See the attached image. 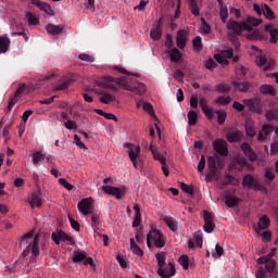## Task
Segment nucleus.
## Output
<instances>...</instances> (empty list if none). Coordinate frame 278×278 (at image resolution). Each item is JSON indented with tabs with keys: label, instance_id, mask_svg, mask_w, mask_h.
<instances>
[{
	"label": "nucleus",
	"instance_id": "obj_1",
	"mask_svg": "<svg viewBox=\"0 0 278 278\" xmlns=\"http://www.w3.org/2000/svg\"><path fill=\"white\" fill-rule=\"evenodd\" d=\"M99 88H109L113 92H118V88L134 92V94H144L147 92V86L142 83H138L135 78L122 76L114 78L112 76H104L97 81Z\"/></svg>",
	"mask_w": 278,
	"mask_h": 278
},
{
	"label": "nucleus",
	"instance_id": "obj_2",
	"mask_svg": "<svg viewBox=\"0 0 278 278\" xmlns=\"http://www.w3.org/2000/svg\"><path fill=\"white\" fill-rule=\"evenodd\" d=\"M262 20L253 16H248L242 23L229 20L227 29H230L236 36H242V31H253V27L261 25Z\"/></svg>",
	"mask_w": 278,
	"mask_h": 278
},
{
	"label": "nucleus",
	"instance_id": "obj_3",
	"mask_svg": "<svg viewBox=\"0 0 278 278\" xmlns=\"http://www.w3.org/2000/svg\"><path fill=\"white\" fill-rule=\"evenodd\" d=\"M39 238L38 236L34 237V231L27 232L20 240V247H30L31 253L35 256L40 255V249L38 248Z\"/></svg>",
	"mask_w": 278,
	"mask_h": 278
},
{
	"label": "nucleus",
	"instance_id": "obj_4",
	"mask_svg": "<svg viewBox=\"0 0 278 278\" xmlns=\"http://www.w3.org/2000/svg\"><path fill=\"white\" fill-rule=\"evenodd\" d=\"M151 242H153L154 247L157 249H164L166 244V240L164 239V233H162L157 229H152L147 236V245L148 249H151Z\"/></svg>",
	"mask_w": 278,
	"mask_h": 278
},
{
	"label": "nucleus",
	"instance_id": "obj_5",
	"mask_svg": "<svg viewBox=\"0 0 278 278\" xmlns=\"http://www.w3.org/2000/svg\"><path fill=\"white\" fill-rule=\"evenodd\" d=\"M243 188H248L249 190H254L255 192H266V187L260 184V180L251 174H247L242 179Z\"/></svg>",
	"mask_w": 278,
	"mask_h": 278
},
{
	"label": "nucleus",
	"instance_id": "obj_6",
	"mask_svg": "<svg viewBox=\"0 0 278 278\" xmlns=\"http://www.w3.org/2000/svg\"><path fill=\"white\" fill-rule=\"evenodd\" d=\"M243 105H245L252 114H264V102H262L260 98L244 99Z\"/></svg>",
	"mask_w": 278,
	"mask_h": 278
},
{
	"label": "nucleus",
	"instance_id": "obj_7",
	"mask_svg": "<svg viewBox=\"0 0 278 278\" xmlns=\"http://www.w3.org/2000/svg\"><path fill=\"white\" fill-rule=\"evenodd\" d=\"M207 166H208V177L214 179L216 177V173H218V168H223V160L219 156H208L207 159Z\"/></svg>",
	"mask_w": 278,
	"mask_h": 278
},
{
	"label": "nucleus",
	"instance_id": "obj_8",
	"mask_svg": "<svg viewBox=\"0 0 278 278\" xmlns=\"http://www.w3.org/2000/svg\"><path fill=\"white\" fill-rule=\"evenodd\" d=\"M72 261L74 262V264H83L84 266H91V268H94V260H92V257L90 256H86V254H84V252H77L75 251L73 253V257Z\"/></svg>",
	"mask_w": 278,
	"mask_h": 278
},
{
	"label": "nucleus",
	"instance_id": "obj_9",
	"mask_svg": "<svg viewBox=\"0 0 278 278\" xmlns=\"http://www.w3.org/2000/svg\"><path fill=\"white\" fill-rule=\"evenodd\" d=\"M102 190L105 194H111V197H115V199H125L127 192V188L125 187L103 186Z\"/></svg>",
	"mask_w": 278,
	"mask_h": 278
},
{
	"label": "nucleus",
	"instance_id": "obj_10",
	"mask_svg": "<svg viewBox=\"0 0 278 278\" xmlns=\"http://www.w3.org/2000/svg\"><path fill=\"white\" fill-rule=\"evenodd\" d=\"M176 273L177 270L175 269L174 262H168L157 269V275H160L162 278L175 277Z\"/></svg>",
	"mask_w": 278,
	"mask_h": 278
},
{
	"label": "nucleus",
	"instance_id": "obj_11",
	"mask_svg": "<svg viewBox=\"0 0 278 278\" xmlns=\"http://www.w3.org/2000/svg\"><path fill=\"white\" fill-rule=\"evenodd\" d=\"M124 149H128V157L135 168H138V155H140V146L134 147L131 143H125Z\"/></svg>",
	"mask_w": 278,
	"mask_h": 278
},
{
	"label": "nucleus",
	"instance_id": "obj_12",
	"mask_svg": "<svg viewBox=\"0 0 278 278\" xmlns=\"http://www.w3.org/2000/svg\"><path fill=\"white\" fill-rule=\"evenodd\" d=\"M51 239L55 244H60V242H68V244H75L73 237L68 236L66 232L59 230L56 232L51 233Z\"/></svg>",
	"mask_w": 278,
	"mask_h": 278
},
{
	"label": "nucleus",
	"instance_id": "obj_13",
	"mask_svg": "<svg viewBox=\"0 0 278 278\" xmlns=\"http://www.w3.org/2000/svg\"><path fill=\"white\" fill-rule=\"evenodd\" d=\"M213 149L218 153V155H222V157H227V155H229L227 141H225L224 139H216L215 141H213Z\"/></svg>",
	"mask_w": 278,
	"mask_h": 278
},
{
	"label": "nucleus",
	"instance_id": "obj_14",
	"mask_svg": "<svg viewBox=\"0 0 278 278\" xmlns=\"http://www.w3.org/2000/svg\"><path fill=\"white\" fill-rule=\"evenodd\" d=\"M77 208L84 216H89V214H92V201L88 198L83 199L78 202Z\"/></svg>",
	"mask_w": 278,
	"mask_h": 278
},
{
	"label": "nucleus",
	"instance_id": "obj_15",
	"mask_svg": "<svg viewBox=\"0 0 278 278\" xmlns=\"http://www.w3.org/2000/svg\"><path fill=\"white\" fill-rule=\"evenodd\" d=\"M203 218H204V226L203 229L206 233H212L214 231V215L210 213V211L203 212Z\"/></svg>",
	"mask_w": 278,
	"mask_h": 278
},
{
	"label": "nucleus",
	"instance_id": "obj_16",
	"mask_svg": "<svg viewBox=\"0 0 278 278\" xmlns=\"http://www.w3.org/2000/svg\"><path fill=\"white\" fill-rule=\"evenodd\" d=\"M28 203L34 207H42V191L40 189L35 190L30 197H28Z\"/></svg>",
	"mask_w": 278,
	"mask_h": 278
},
{
	"label": "nucleus",
	"instance_id": "obj_17",
	"mask_svg": "<svg viewBox=\"0 0 278 278\" xmlns=\"http://www.w3.org/2000/svg\"><path fill=\"white\" fill-rule=\"evenodd\" d=\"M241 151L243 152L244 156L250 160V162H257V154L251 148V144L243 142L240 147Z\"/></svg>",
	"mask_w": 278,
	"mask_h": 278
},
{
	"label": "nucleus",
	"instance_id": "obj_18",
	"mask_svg": "<svg viewBox=\"0 0 278 278\" xmlns=\"http://www.w3.org/2000/svg\"><path fill=\"white\" fill-rule=\"evenodd\" d=\"M257 264H265V268L269 274L275 273V267L277 266V262L268 256H261L257 260Z\"/></svg>",
	"mask_w": 278,
	"mask_h": 278
},
{
	"label": "nucleus",
	"instance_id": "obj_19",
	"mask_svg": "<svg viewBox=\"0 0 278 278\" xmlns=\"http://www.w3.org/2000/svg\"><path fill=\"white\" fill-rule=\"evenodd\" d=\"M33 5H36V8L40 9L41 12H45L48 14V16H55V12L53 9H51V5L47 2H42L40 0H31Z\"/></svg>",
	"mask_w": 278,
	"mask_h": 278
},
{
	"label": "nucleus",
	"instance_id": "obj_20",
	"mask_svg": "<svg viewBox=\"0 0 278 278\" xmlns=\"http://www.w3.org/2000/svg\"><path fill=\"white\" fill-rule=\"evenodd\" d=\"M199 104L206 118H208V121H212L214 118V109L207 106V99L201 98Z\"/></svg>",
	"mask_w": 278,
	"mask_h": 278
},
{
	"label": "nucleus",
	"instance_id": "obj_21",
	"mask_svg": "<svg viewBox=\"0 0 278 278\" xmlns=\"http://www.w3.org/2000/svg\"><path fill=\"white\" fill-rule=\"evenodd\" d=\"M251 49H252V51H255V55H256L255 63H256V65L257 66H266V62H268V60L266 59L264 53H262V50L260 48H257L256 46H252Z\"/></svg>",
	"mask_w": 278,
	"mask_h": 278
},
{
	"label": "nucleus",
	"instance_id": "obj_22",
	"mask_svg": "<svg viewBox=\"0 0 278 278\" xmlns=\"http://www.w3.org/2000/svg\"><path fill=\"white\" fill-rule=\"evenodd\" d=\"M219 8V16L222 23H227V18H229V9H227V4L223 0H216Z\"/></svg>",
	"mask_w": 278,
	"mask_h": 278
},
{
	"label": "nucleus",
	"instance_id": "obj_23",
	"mask_svg": "<svg viewBox=\"0 0 278 278\" xmlns=\"http://www.w3.org/2000/svg\"><path fill=\"white\" fill-rule=\"evenodd\" d=\"M265 31L269 33V42L271 45H277L278 42V29L275 28V26L273 24H267L265 25Z\"/></svg>",
	"mask_w": 278,
	"mask_h": 278
},
{
	"label": "nucleus",
	"instance_id": "obj_24",
	"mask_svg": "<svg viewBox=\"0 0 278 278\" xmlns=\"http://www.w3.org/2000/svg\"><path fill=\"white\" fill-rule=\"evenodd\" d=\"M248 40H254V41H262V42H266V40H268V36L264 34V31L262 30H254L250 34H248Z\"/></svg>",
	"mask_w": 278,
	"mask_h": 278
},
{
	"label": "nucleus",
	"instance_id": "obj_25",
	"mask_svg": "<svg viewBox=\"0 0 278 278\" xmlns=\"http://www.w3.org/2000/svg\"><path fill=\"white\" fill-rule=\"evenodd\" d=\"M270 134H273V126L264 125L257 136L258 142H266V138H268Z\"/></svg>",
	"mask_w": 278,
	"mask_h": 278
},
{
	"label": "nucleus",
	"instance_id": "obj_26",
	"mask_svg": "<svg viewBox=\"0 0 278 278\" xmlns=\"http://www.w3.org/2000/svg\"><path fill=\"white\" fill-rule=\"evenodd\" d=\"M97 94H100V103H104V105H110V103H114L116 101V97L112 96L108 91H98Z\"/></svg>",
	"mask_w": 278,
	"mask_h": 278
},
{
	"label": "nucleus",
	"instance_id": "obj_27",
	"mask_svg": "<svg viewBox=\"0 0 278 278\" xmlns=\"http://www.w3.org/2000/svg\"><path fill=\"white\" fill-rule=\"evenodd\" d=\"M46 31H48V34H51V36H58L59 34H62V31H64V26L48 24L46 26Z\"/></svg>",
	"mask_w": 278,
	"mask_h": 278
},
{
	"label": "nucleus",
	"instance_id": "obj_28",
	"mask_svg": "<svg viewBox=\"0 0 278 278\" xmlns=\"http://www.w3.org/2000/svg\"><path fill=\"white\" fill-rule=\"evenodd\" d=\"M242 134L240 132V130H230L226 135V139L228 140V142H240Z\"/></svg>",
	"mask_w": 278,
	"mask_h": 278
},
{
	"label": "nucleus",
	"instance_id": "obj_29",
	"mask_svg": "<svg viewBox=\"0 0 278 278\" xmlns=\"http://www.w3.org/2000/svg\"><path fill=\"white\" fill-rule=\"evenodd\" d=\"M149 151H151L153 155V160H155L156 162H160L161 164L166 163V157L164 156V154L157 151V149L153 148L152 144L149 147Z\"/></svg>",
	"mask_w": 278,
	"mask_h": 278
},
{
	"label": "nucleus",
	"instance_id": "obj_30",
	"mask_svg": "<svg viewBox=\"0 0 278 278\" xmlns=\"http://www.w3.org/2000/svg\"><path fill=\"white\" fill-rule=\"evenodd\" d=\"M135 216L132 220V227H140V223H142V214L140 213V206L136 204L134 206Z\"/></svg>",
	"mask_w": 278,
	"mask_h": 278
},
{
	"label": "nucleus",
	"instance_id": "obj_31",
	"mask_svg": "<svg viewBox=\"0 0 278 278\" xmlns=\"http://www.w3.org/2000/svg\"><path fill=\"white\" fill-rule=\"evenodd\" d=\"M261 94H269L270 97H275L277 94V90L271 85H262L260 87Z\"/></svg>",
	"mask_w": 278,
	"mask_h": 278
},
{
	"label": "nucleus",
	"instance_id": "obj_32",
	"mask_svg": "<svg viewBox=\"0 0 278 278\" xmlns=\"http://www.w3.org/2000/svg\"><path fill=\"white\" fill-rule=\"evenodd\" d=\"M257 227L260 231H264V229H268V227H270V218H268V215H263L260 218Z\"/></svg>",
	"mask_w": 278,
	"mask_h": 278
},
{
	"label": "nucleus",
	"instance_id": "obj_33",
	"mask_svg": "<svg viewBox=\"0 0 278 278\" xmlns=\"http://www.w3.org/2000/svg\"><path fill=\"white\" fill-rule=\"evenodd\" d=\"M262 12L265 18H267L268 21H275V12L273 11V9H270L268 4H263Z\"/></svg>",
	"mask_w": 278,
	"mask_h": 278
},
{
	"label": "nucleus",
	"instance_id": "obj_34",
	"mask_svg": "<svg viewBox=\"0 0 278 278\" xmlns=\"http://www.w3.org/2000/svg\"><path fill=\"white\" fill-rule=\"evenodd\" d=\"M176 45L178 49H186V35H184V30H178Z\"/></svg>",
	"mask_w": 278,
	"mask_h": 278
},
{
	"label": "nucleus",
	"instance_id": "obj_35",
	"mask_svg": "<svg viewBox=\"0 0 278 278\" xmlns=\"http://www.w3.org/2000/svg\"><path fill=\"white\" fill-rule=\"evenodd\" d=\"M232 86H235V90H238L239 92H248L249 88H251L250 83L232 81Z\"/></svg>",
	"mask_w": 278,
	"mask_h": 278
},
{
	"label": "nucleus",
	"instance_id": "obj_36",
	"mask_svg": "<svg viewBox=\"0 0 278 278\" xmlns=\"http://www.w3.org/2000/svg\"><path fill=\"white\" fill-rule=\"evenodd\" d=\"M8 49H10V38L0 37V53H7Z\"/></svg>",
	"mask_w": 278,
	"mask_h": 278
},
{
	"label": "nucleus",
	"instance_id": "obj_37",
	"mask_svg": "<svg viewBox=\"0 0 278 278\" xmlns=\"http://www.w3.org/2000/svg\"><path fill=\"white\" fill-rule=\"evenodd\" d=\"M25 18L28 22V25H40V18L34 15L31 12H26Z\"/></svg>",
	"mask_w": 278,
	"mask_h": 278
},
{
	"label": "nucleus",
	"instance_id": "obj_38",
	"mask_svg": "<svg viewBox=\"0 0 278 278\" xmlns=\"http://www.w3.org/2000/svg\"><path fill=\"white\" fill-rule=\"evenodd\" d=\"M169 60L175 63L179 62V60H181V51L177 48L172 49L169 52Z\"/></svg>",
	"mask_w": 278,
	"mask_h": 278
},
{
	"label": "nucleus",
	"instance_id": "obj_39",
	"mask_svg": "<svg viewBox=\"0 0 278 278\" xmlns=\"http://www.w3.org/2000/svg\"><path fill=\"white\" fill-rule=\"evenodd\" d=\"M150 36L152 40H160V38H162V27L160 24H157L155 28L151 29Z\"/></svg>",
	"mask_w": 278,
	"mask_h": 278
},
{
	"label": "nucleus",
	"instance_id": "obj_40",
	"mask_svg": "<svg viewBox=\"0 0 278 278\" xmlns=\"http://www.w3.org/2000/svg\"><path fill=\"white\" fill-rule=\"evenodd\" d=\"M130 249L135 255H138L139 257H142L144 253L142 252V249L136 244V241L134 239H130Z\"/></svg>",
	"mask_w": 278,
	"mask_h": 278
},
{
	"label": "nucleus",
	"instance_id": "obj_41",
	"mask_svg": "<svg viewBox=\"0 0 278 278\" xmlns=\"http://www.w3.org/2000/svg\"><path fill=\"white\" fill-rule=\"evenodd\" d=\"M193 240L199 249L203 248V232L201 230H198L194 233Z\"/></svg>",
	"mask_w": 278,
	"mask_h": 278
},
{
	"label": "nucleus",
	"instance_id": "obj_42",
	"mask_svg": "<svg viewBox=\"0 0 278 278\" xmlns=\"http://www.w3.org/2000/svg\"><path fill=\"white\" fill-rule=\"evenodd\" d=\"M101 217L99 216V214L97 213H91V227L93 229H99V227L101 226Z\"/></svg>",
	"mask_w": 278,
	"mask_h": 278
},
{
	"label": "nucleus",
	"instance_id": "obj_43",
	"mask_svg": "<svg viewBox=\"0 0 278 278\" xmlns=\"http://www.w3.org/2000/svg\"><path fill=\"white\" fill-rule=\"evenodd\" d=\"M40 162H45V154H42L40 151H37L33 154V164L38 166Z\"/></svg>",
	"mask_w": 278,
	"mask_h": 278
},
{
	"label": "nucleus",
	"instance_id": "obj_44",
	"mask_svg": "<svg viewBox=\"0 0 278 278\" xmlns=\"http://www.w3.org/2000/svg\"><path fill=\"white\" fill-rule=\"evenodd\" d=\"M163 220L172 231H177V223L173 217H164Z\"/></svg>",
	"mask_w": 278,
	"mask_h": 278
},
{
	"label": "nucleus",
	"instance_id": "obj_45",
	"mask_svg": "<svg viewBox=\"0 0 278 278\" xmlns=\"http://www.w3.org/2000/svg\"><path fill=\"white\" fill-rule=\"evenodd\" d=\"M155 257H156L159 268L166 265V254L164 252L156 253Z\"/></svg>",
	"mask_w": 278,
	"mask_h": 278
},
{
	"label": "nucleus",
	"instance_id": "obj_46",
	"mask_svg": "<svg viewBox=\"0 0 278 278\" xmlns=\"http://www.w3.org/2000/svg\"><path fill=\"white\" fill-rule=\"evenodd\" d=\"M71 86V78L61 80L56 84L55 90H66Z\"/></svg>",
	"mask_w": 278,
	"mask_h": 278
},
{
	"label": "nucleus",
	"instance_id": "obj_47",
	"mask_svg": "<svg viewBox=\"0 0 278 278\" xmlns=\"http://www.w3.org/2000/svg\"><path fill=\"white\" fill-rule=\"evenodd\" d=\"M187 118L189 121V125L192 127L194 125H197V121H199V116L197 115V112L194 111H190L188 114H187Z\"/></svg>",
	"mask_w": 278,
	"mask_h": 278
},
{
	"label": "nucleus",
	"instance_id": "obj_48",
	"mask_svg": "<svg viewBox=\"0 0 278 278\" xmlns=\"http://www.w3.org/2000/svg\"><path fill=\"white\" fill-rule=\"evenodd\" d=\"M235 162L237 163V166L239 167L238 170L239 173H242V169L247 166L248 162H247V157H236Z\"/></svg>",
	"mask_w": 278,
	"mask_h": 278
},
{
	"label": "nucleus",
	"instance_id": "obj_49",
	"mask_svg": "<svg viewBox=\"0 0 278 278\" xmlns=\"http://www.w3.org/2000/svg\"><path fill=\"white\" fill-rule=\"evenodd\" d=\"M217 116V123L218 125H224L225 121H227V113L220 112V111H214V116Z\"/></svg>",
	"mask_w": 278,
	"mask_h": 278
},
{
	"label": "nucleus",
	"instance_id": "obj_50",
	"mask_svg": "<svg viewBox=\"0 0 278 278\" xmlns=\"http://www.w3.org/2000/svg\"><path fill=\"white\" fill-rule=\"evenodd\" d=\"M216 92H229L231 90V85L222 83L215 87Z\"/></svg>",
	"mask_w": 278,
	"mask_h": 278
},
{
	"label": "nucleus",
	"instance_id": "obj_51",
	"mask_svg": "<svg viewBox=\"0 0 278 278\" xmlns=\"http://www.w3.org/2000/svg\"><path fill=\"white\" fill-rule=\"evenodd\" d=\"M179 264L182 266L184 270H188V268H190V260L188 258V255H181L179 257Z\"/></svg>",
	"mask_w": 278,
	"mask_h": 278
},
{
	"label": "nucleus",
	"instance_id": "obj_52",
	"mask_svg": "<svg viewBox=\"0 0 278 278\" xmlns=\"http://www.w3.org/2000/svg\"><path fill=\"white\" fill-rule=\"evenodd\" d=\"M238 203H240V199H238L236 197H227L226 198L227 207H236V205H238Z\"/></svg>",
	"mask_w": 278,
	"mask_h": 278
},
{
	"label": "nucleus",
	"instance_id": "obj_53",
	"mask_svg": "<svg viewBox=\"0 0 278 278\" xmlns=\"http://www.w3.org/2000/svg\"><path fill=\"white\" fill-rule=\"evenodd\" d=\"M216 103H218L219 105H229L231 103V97L219 96L216 99Z\"/></svg>",
	"mask_w": 278,
	"mask_h": 278
},
{
	"label": "nucleus",
	"instance_id": "obj_54",
	"mask_svg": "<svg viewBox=\"0 0 278 278\" xmlns=\"http://www.w3.org/2000/svg\"><path fill=\"white\" fill-rule=\"evenodd\" d=\"M200 29H202L203 34H210V31H212V26L205 22V17H201Z\"/></svg>",
	"mask_w": 278,
	"mask_h": 278
},
{
	"label": "nucleus",
	"instance_id": "obj_55",
	"mask_svg": "<svg viewBox=\"0 0 278 278\" xmlns=\"http://www.w3.org/2000/svg\"><path fill=\"white\" fill-rule=\"evenodd\" d=\"M18 97H20V96H16V94L14 93V96L10 98V100H9V105H8V108H7V112H9V113L12 112V108H14V105H16V103H18Z\"/></svg>",
	"mask_w": 278,
	"mask_h": 278
},
{
	"label": "nucleus",
	"instance_id": "obj_56",
	"mask_svg": "<svg viewBox=\"0 0 278 278\" xmlns=\"http://www.w3.org/2000/svg\"><path fill=\"white\" fill-rule=\"evenodd\" d=\"M94 92V89L85 88V93H83V97L87 103H92L94 100L90 97Z\"/></svg>",
	"mask_w": 278,
	"mask_h": 278
},
{
	"label": "nucleus",
	"instance_id": "obj_57",
	"mask_svg": "<svg viewBox=\"0 0 278 278\" xmlns=\"http://www.w3.org/2000/svg\"><path fill=\"white\" fill-rule=\"evenodd\" d=\"M267 121H278V110H268L266 112Z\"/></svg>",
	"mask_w": 278,
	"mask_h": 278
},
{
	"label": "nucleus",
	"instance_id": "obj_58",
	"mask_svg": "<svg viewBox=\"0 0 278 278\" xmlns=\"http://www.w3.org/2000/svg\"><path fill=\"white\" fill-rule=\"evenodd\" d=\"M190 10H191V14H193V16H199V14H201L199 4H197V1H194V0H192L190 3Z\"/></svg>",
	"mask_w": 278,
	"mask_h": 278
},
{
	"label": "nucleus",
	"instance_id": "obj_59",
	"mask_svg": "<svg viewBox=\"0 0 278 278\" xmlns=\"http://www.w3.org/2000/svg\"><path fill=\"white\" fill-rule=\"evenodd\" d=\"M78 60H81V62H94V56L87 54V53H80L78 55Z\"/></svg>",
	"mask_w": 278,
	"mask_h": 278
},
{
	"label": "nucleus",
	"instance_id": "obj_60",
	"mask_svg": "<svg viewBox=\"0 0 278 278\" xmlns=\"http://www.w3.org/2000/svg\"><path fill=\"white\" fill-rule=\"evenodd\" d=\"M213 255L215 257H223V255H225V249H223V247H220V244H216L215 245V251L213 252Z\"/></svg>",
	"mask_w": 278,
	"mask_h": 278
},
{
	"label": "nucleus",
	"instance_id": "obj_61",
	"mask_svg": "<svg viewBox=\"0 0 278 278\" xmlns=\"http://www.w3.org/2000/svg\"><path fill=\"white\" fill-rule=\"evenodd\" d=\"M256 278H268V271L264 269L263 267H258V269L255 273Z\"/></svg>",
	"mask_w": 278,
	"mask_h": 278
},
{
	"label": "nucleus",
	"instance_id": "obj_62",
	"mask_svg": "<svg viewBox=\"0 0 278 278\" xmlns=\"http://www.w3.org/2000/svg\"><path fill=\"white\" fill-rule=\"evenodd\" d=\"M180 188L182 192H186L187 194H192L194 192V189L192 188V186H189L186 182H181Z\"/></svg>",
	"mask_w": 278,
	"mask_h": 278
},
{
	"label": "nucleus",
	"instance_id": "obj_63",
	"mask_svg": "<svg viewBox=\"0 0 278 278\" xmlns=\"http://www.w3.org/2000/svg\"><path fill=\"white\" fill-rule=\"evenodd\" d=\"M143 110L144 112H148L150 116H155V111L153 110V105L149 102L143 103Z\"/></svg>",
	"mask_w": 278,
	"mask_h": 278
},
{
	"label": "nucleus",
	"instance_id": "obj_64",
	"mask_svg": "<svg viewBox=\"0 0 278 278\" xmlns=\"http://www.w3.org/2000/svg\"><path fill=\"white\" fill-rule=\"evenodd\" d=\"M218 66V64H216V61H214V59H208L205 63V68H207L208 71H214V68H216Z\"/></svg>",
	"mask_w": 278,
	"mask_h": 278
}]
</instances>
